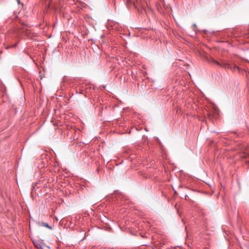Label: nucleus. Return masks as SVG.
<instances>
[{
	"label": "nucleus",
	"instance_id": "nucleus-1",
	"mask_svg": "<svg viewBox=\"0 0 249 249\" xmlns=\"http://www.w3.org/2000/svg\"><path fill=\"white\" fill-rule=\"evenodd\" d=\"M33 244L35 247L37 249H41L44 246V244L42 241L35 240L33 241Z\"/></svg>",
	"mask_w": 249,
	"mask_h": 249
},
{
	"label": "nucleus",
	"instance_id": "nucleus-2",
	"mask_svg": "<svg viewBox=\"0 0 249 249\" xmlns=\"http://www.w3.org/2000/svg\"><path fill=\"white\" fill-rule=\"evenodd\" d=\"M124 1L125 3V5H126V6L129 8L130 5H131V4L133 3V5L134 6H135V3H133L131 0H124Z\"/></svg>",
	"mask_w": 249,
	"mask_h": 249
},
{
	"label": "nucleus",
	"instance_id": "nucleus-3",
	"mask_svg": "<svg viewBox=\"0 0 249 249\" xmlns=\"http://www.w3.org/2000/svg\"><path fill=\"white\" fill-rule=\"evenodd\" d=\"M231 68H229V69H230L232 71H235L236 70L239 71L240 70V68L238 66L234 65L231 64Z\"/></svg>",
	"mask_w": 249,
	"mask_h": 249
},
{
	"label": "nucleus",
	"instance_id": "nucleus-4",
	"mask_svg": "<svg viewBox=\"0 0 249 249\" xmlns=\"http://www.w3.org/2000/svg\"><path fill=\"white\" fill-rule=\"evenodd\" d=\"M222 67L225 69L231 68V64L229 63H224L223 64V65H222Z\"/></svg>",
	"mask_w": 249,
	"mask_h": 249
},
{
	"label": "nucleus",
	"instance_id": "nucleus-5",
	"mask_svg": "<svg viewBox=\"0 0 249 249\" xmlns=\"http://www.w3.org/2000/svg\"><path fill=\"white\" fill-rule=\"evenodd\" d=\"M42 225L46 228H48L49 229H52V228L49 226L48 223H42Z\"/></svg>",
	"mask_w": 249,
	"mask_h": 249
},
{
	"label": "nucleus",
	"instance_id": "nucleus-6",
	"mask_svg": "<svg viewBox=\"0 0 249 249\" xmlns=\"http://www.w3.org/2000/svg\"><path fill=\"white\" fill-rule=\"evenodd\" d=\"M213 62L216 64L217 65V66H219L220 67H222V65L219 63L218 62V61L215 60H213Z\"/></svg>",
	"mask_w": 249,
	"mask_h": 249
},
{
	"label": "nucleus",
	"instance_id": "nucleus-7",
	"mask_svg": "<svg viewBox=\"0 0 249 249\" xmlns=\"http://www.w3.org/2000/svg\"><path fill=\"white\" fill-rule=\"evenodd\" d=\"M25 35H26L28 36H30L29 34H28V31L25 30Z\"/></svg>",
	"mask_w": 249,
	"mask_h": 249
}]
</instances>
